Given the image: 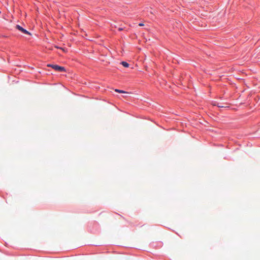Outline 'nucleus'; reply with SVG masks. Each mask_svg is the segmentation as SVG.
<instances>
[{
	"label": "nucleus",
	"instance_id": "1",
	"mask_svg": "<svg viewBox=\"0 0 260 260\" xmlns=\"http://www.w3.org/2000/svg\"><path fill=\"white\" fill-rule=\"evenodd\" d=\"M48 67H50L52 68H53V69H54L55 70L58 71H59V72H64V71H66V69H64V67H61V66H59L58 65L48 64Z\"/></svg>",
	"mask_w": 260,
	"mask_h": 260
},
{
	"label": "nucleus",
	"instance_id": "2",
	"mask_svg": "<svg viewBox=\"0 0 260 260\" xmlns=\"http://www.w3.org/2000/svg\"><path fill=\"white\" fill-rule=\"evenodd\" d=\"M16 28L18 29L19 30H20L21 32H22L23 34L30 35V33L29 32H28L27 30L24 29L23 28H22L21 26H20L19 25H16Z\"/></svg>",
	"mask_w": 260,
	"mask_h": 260
},
{
	"label": "nucleus",
	"instance_id": "3",
	"mask_svg": "<svg viewBox=\"0 0 260 260\" xmlns=\"http://www.w3.org/2000/svg\"><path fill=\"white\" fill-rule=\"evenodd\" d=\"M121 64L125 68H127L129 67V64L125 61H122L121 62Z\"/></svg>",
	"mask_w": 260,
	"mask_h": 260
},
{
	"label": "nucleus",
	"instance_id": "4",
	"mask_svg": "<svg viewBox=\"0 0 260 260\" xmlns=\"http://www.w3.org/2000/svg\"><path fill=\"white\" fill-rule=\"evenodd\" d=\"M115 91L116 92H119V93H126L125 91H123V90H119V89H115Z\"/></svg>",
	"mask_w": 260,
	"mask_h": 260
},
{
	"label": "nucleus",
	"instance_id": "5",
	"mask_svg": "<svg viewBox=\"0 0 260 260\" xmlns=\"http://www.w3.org/2000/svg\"><path fill=\"white\" fill-rule=\"evenodd\" d=\"M139 25L140 26H144V24L143 23H140L139 24Z\"/></svg>",
	"mask_w": 260,
	"mask_h": 260
},
{
	"label": "nucleus",
	"instance_id": "6",
	"mask_svg": "<svg viewBox=\"0 0 260 260\" xmlns=\"http://www.w3.org/2000/svg\"><path fill=\"white\" fill-rule=\"evenodd\" d=\"M118 30H119V31L122 30H123V28H122V27H119V28H118Z\"/></svg>",
	"mask_w": 260,
	"mask_h": 260
},
{
	"label": "nucleus",
	"instance_id": "7",
	"mask_svg": "<svg viewBox=\"0 0 260 260\" xmlns=\"http://www.w3.org/2000/svg\"><path fill=\"white\" fill-rule=\"evenodd\" d=\"M218 107H221V108H222V107H224L223 106L218 105Z\"/></svg>",
	"mask_w": 260,
	"mask_h": 260
}]
</instances>
